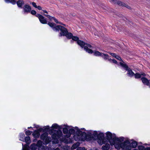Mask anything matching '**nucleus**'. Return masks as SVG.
I'll use <instances>...</instances> for the list:
<instances>
[{"mask_svg": "<svg viewBox=\"0 0 150 150\" xmlns=\"http://www.w3.org/2000/svg\"><path fill=\"white\" fill-rule=\"evenodd\" d=\"M106 135L107 140H105L106 141L109 142L111 145H114L116 148L119 149L121 140L113 137L111 133L110 132L107 133L106 134Z\"/></svg>", "mask_w": 150, "mask_h": 150, "instance_id": "obj_1", "label": "nucleus"}, {"mask_svg": "<svg viewBox=\"0 0 150 150\" xmlns=\"http://www.w3.org/2000/svg\"><path fill=\"white\" fill-rule=\"evenodd\" d=\"M137 145V143L135 141L132 142L130 143V142L127 140H126L123 142L121 141L120 147L122 149L127 150H130L131 148H135Z\"/></svg>", "mask_w": 150, "mask_h": 150, "instance_id": "obj_2", "label": "nucleus"}, {"mask_svg": "<svg viewBox=\"0 0 150 150\" xmlns=\"http://www.w3.org/2000/svg\"><path fill=\"white\" fill-rule=\"evenodd\" d=\"M101 137H100V135L97 136V138L98 139V143L100 144L101 145L103 144L104 145L102 147V149L103 150H108L110 148V145L106 141V139L104 138L103 134H101Z\"/></svg>", "mask_w": 150, "mask_h": 150, "instance_id": "obj_3", "label": "nucleus"}, {"mask_svg": "<svg viewBox=\"0 0 150 150\" xmlns=\"http://www.w3.org/2000/svg\"><path fill=\"white\" fill-rule=\"evenodd\" d=\"M110 1L115 4H117L120 6L125 7L129 10H132V8L130 6L126 4L123 2L119 0H109Z\"/></svg>", "mask_w": 150, "mask_h": 150, "instance_id": "obj_4", "label": "nucleus"}, {"mask_svg": "<svg viewBox=\"0 0 150 150\" xmlns=\"http://www.w3.org/2000/svg\"><path fill=\"white\" fill-rule=\"evenodd\" d=\"M65 31H63V33H60V36H65L67 38L70 39L72 37V34L71 33H69L67 30L65 28Z\"/></svg>", "mask_w": 150, "mask_h": 150, "instance_id": "obj_5", "label": "nucleus"}, {"mask_svg": "<svg viewBox=\"0 0 150 150\" xmlns=\"http://www.w3.org/2000/svg\"><path fill=\"white\" fill-rule=\"evenodd\" d=\"M36 16L38 18L40 22L42 24H46L47 21L46 19L42 15L40 14H38Z\"/></svg>", "mask_w": 150, "mask_h": 150, "instance_id": "obj_6", "label": "nucleus"}, {"mask_svg": "<svg viewBox=\"0 0 150 150\" xmlns=\"http://www.w3.org/2000/svg\"><path fill=\"white\" fill-rule=\"evenodd\" d=\"M56 30L59 31L60 30L61 32L60 33H63V31H65V28L63 26L61 25H58L54 28Z\"/></svg>", "mask_w": 150, "mask_h": 150, "instance_id": "obj_7", "label": "nucleus"}, {"mask_svg": "<svg viewBox=\"0 0 150 150\" xmlns=\"http://www.w3.org/2000/svg\"><path fill=\"white\" fill-rule=\"evenodd\" d=\"M48 134L47 133H45L42 134L41 136V139L44 140L45 139L46 140L48 139L47 142H49L50 141V138H49L47 137Z\"/></svg>", "mask_w": 150, "mask_h": 150, "instance_id": "obj_8", "label": "nucleus"}, {"mask_svg": "<svg viewBox=\"0 0 150 150\" xmlns=\"http://www.w3.org/2000/svg\"><path fill=\"white\" fill-rule=\"evenodd\" d=\"M23 8L24 12L27 13L30 12L31 10V7L28 5H25L23 7Z\"/></svg>", "mask_w": 150, "mask_h": 150, "instance_id": "obj_9", "label": "nucleus"}, {"mask_svg": "<svg viewBox=\"0 0 150 150\" xmlns=\"http://www.w3.org/2000/svg\"><path fill=\"white\" fill-rule=\"evenodd\" d=\"M94 54L96 56H101L103 57V55L105 56L108 57V55L107 54H106L104 53H101L98 51H96L94 52Z\"/></svg>", "mask_w": 150, "mask_h": 150, "instance_id": "obj_10", "label": "nucleus"}, {"mask_svg": "<svg viewBox=\"0 0 150 150\" xmlns=\"http://www.w3.org/2000/svg\"><path fill=\"white\" fill-rule=\"evenodd\" d=\"M141 80L142 82L145 84L147 86L149 85V82L146 78L145 77H143L141 78Z\"/></svg>", "mask_w": 150, "mask_h": 150, "instance_id": "obj_11", "label": "nucleus"}, {"mask_svg": "<svg viewBox=\"0 0 150 150\" xmlns=\"http://www.w3.org/2000/svg\"><path fill=\"white\" fill-rule=\"evenodd\" d=\"M77 43L82 48H83L84 46L86 44L84 42L81 40H78Z\"/></svg>", "mask_w": 150, "mask_h": 150, "instance_id": "obj_12", "label": "nucleus"}, {"mask_svg": "<svg viewBox=\"0 0 150 150\" xmlns=\"http://www.w3.org/2000/svg\"><path fill=\"white\" fill-rule=\"evenodd\" d=\"M51 132H52L54 133L52 135V137L53 139H57L59 138L57 136V133L55 131L54 132V130H52V131H50V133Z\"/></svg>", "mask_w": 150, "mask_h": 150, "instance_id": "obj_13", "label": "nucleus"}, {"mask_svg": "<svg viewBox=\"0 0 150 150\" xmlns=\"http://www.w3.org/2000/svg\"><path fill=\"white\" fill-rule=\"evenodd\" d=\"M24 4L23 0H19L17 2V5L19 7H21L22 5Z\"/></svg>", "mask_w": 150, "mask_h": 150, "instance_id": "obj_14", "label": "nucleus"}, {"mask_svg": "<svg viewBox=\"0 0 150 150\" xmlns=\"http://www.w3.org/2000/svg\"><path fill=\"white\" fill-rule=\"evenodd\" d=\"M126 70L128 71V74L129 76H132L134 74V73L132 71V70L130 69H127Z\"/></svg>", "mask_w": 150, "mask_h": 150, "instance_id": "obj_15", "label": "nucleus"}, {"mask_svg": "<svg viewBox=\"0 0 150 150\" xmlns=\"http://www.w3.org/2000/svg\"><path fill=\"white\" fill-rule=\"evenodd\" d=\"M80 143L79 142H77L76 144H74L71 147V149H74L76 148L79 145Z\"/></svg>", "mask_w": 150, "mask_h": 150, "instance_id": "obj_16", "label": "nucleus"}, {"mask_svg": "<svg viewBox=\"0 0 150 150\" xmlns=\"http://www.w3.org/2000/svg\"><path fill=\"white\" fill-rule=\"evenodd\" d=\"M55 132L57 133V136H58L59 138L61 136L62 134V132L60 131L59 130Z\"/></svg>", "mask_w": 150, "mask_h": 150, "instance_id": "obj_17", "label": "nucleus"}, {"mask_svg": "<svg viewBox=\"0 0 150 150\" xmlns=\"http://www.w3.org/2000/svg\"><path fill=\"white\" fill-rule=\"evenodd\" d=\"M44 15L47 18H48L50 20H54V17H52V16H51L49 15H47V14H44Z\"/></svg>", "mask_w": 150, "mask_h": 150, "instance_id": "obj_18", "label": "nucleus"}, {"mask_svg": "<svg viewBox=\"0 0 150 150\" xmlns=\"http://www.w3.org/2000/svg\"><path fill=\"white\" fill-rule=\"evenodd\" d=\"M25 141L27 143L29 144L30 141V137H26L25 138Z\"/></svg>", "mask_w": 150, "mask_h": 150, "instance_id": "obj_19", "label": "nucleus"}, {"mask_svg": "<svg viewBox=\"0 0 150 150\" xmlns=\"http://www.w3.org/2000/svg\"><path fill=\"white\" fill-rule=\"evenodd\" d=\"M30 149L32 150H35L37 147L35 144H32L30 146Z\"/></svg>", "mask_w": 150, "mask_h": 150, "instance_id": "obj_20", "label": "nucleus"}, {"mask_svg": "<svg viewBox=\"0 0 150 150\" xmlns=\"http://www.w3.org/2000/svg\"><path fill=\"white\" fill-rule=\"evenodd\" d=\"M120 64L121 66H122L123 67L125 68L126 69H127L128 68V66L125 64H124L120 62Z\"/></svg>", "mask_w": 150, "mask_h": 150, "instance_id": "obj_21", "label": "nucleus"}, {"mask_svg": "<svg viewBox=\"0 0 150 150\" xmlns=\"http://www.w3.org/2000/svg\"><path fill=\"white\" fill-rule=\"evenodd\" d=\"M135 76V78L136 79L140 78L141 77V74H140L139 73H136L134 74Z\"/></svg>", "mask_w": 150, "mask_h": 150, "instance_id": "obj_22", "label": "nucleus"}, {"mask_svg": "<svg viewBox=\"0 0 150 150\" xmlns=\"http://www.w3.org/2000/svg\"><path fill=\"white\" fill-rule=\"evenodd\" d=\"M72 39L74 41H77L79 40V38L78 37L76 36L72 37Z\"/></svg>", "mask_w": 150, "mask_h": 150, "instance_id": "obj_23", "label": "nucleus"}, {"mask_svg": "<svg viewBox=\"0 0 150 150\" xmlns=\"http://www.w3.org/2000/svg\"><path fill=\"white\" fill-rule=\"evenodd\" d=\"M42 144V142L41 141L39 140L38 142L37 145L38 146L40 147Z\"/></svg>", "mask_w": 150, "mask_h": 150, "instance_id": "obj_24", "label": "nucleus"}, {"mask_svg": "<svg viewBox=\"0 0 150 150\" xmlns=\"http://www.w3.org/2000/svg\"><path fill=\"white\" fill-rule=\"evenodd\" d=\"M48 24L51 27H53L55 25V24L54 23L51 22L48 23Z\"/></svg>", "mask_w": 150, "mask_h": 150, "instance_id": "obj_25", "label": "nucleus"}, {"mask_svg": "<svg viewBox=\"0 0 150 150\" xmlns=\"http://www.w3.org/2000/svg\"><path fill=\"white\" fill-rule=\"evenodd\" d=\"M139 150H144V147L143 146H139L138 147Z\"/></svg>", "mask_w": 150, "mask_h": 150, "instance_id": "obj_26", "label": "nucleus"}, {"mask_svg": "<svg viewBox=\"0 0 150 150\" xmlns=\"http://www.w3.org/2000/svg\"><path fill=\"white\" fill-rule=\"evenodd\" d=\"M63 131L64 133L66 134L68 132V130L66 128H64L63 129Z\"/></svg>", "mask_w": 150, "mask_h": 150, "instance_id": "obj_27", "label": "nucleus"}, {"mask_svg": "<svg viewBox=\"0 0 150 150\" xmlns=\"http://www.w3.org/2000/svg\"><path fill=\"white\" fill-rule=\"evenodd\" d=\"M115 58L116 59H118L119 60H120V61L122 60L121 58V57L118 55L115 56Z\"/></svg>", "mask_w": 150, "mask_h": 150, "instance_id": "obj_28", "label": "nucleus"}, {"mask_svg": "<svg viewBox=\"0 0 150 150\" xmlns=\"http://www.w3.org/2000/svg\"><path fill=\"white\" fill-rule=\"evenodd\" d=\"M58 126L56 124H53L52 125V127L53 128L57 129L58 128Z\"/></svg>", "mask_w": 150, "mask_h": 150, "instance_id": "obj_29", "label": "nucleus"}, {"mask_svg": "<svg viewBox=\"0 0 150 150\" xmlns=\"http://www.w3.org/2000/svg\"><path fill=\"white\" fill-rule=\"evenodd\" d=\"M77 150H86V149L83 147H79L77 149Z\"/></svg>", "mask_w": 150, "mask_h": 150, "instance_id": "obj_30", "label": "nucleus"}, {"mask_svg": "<svg viewBox=\"0 0 150 150\" xmlns=\"http://www.w3.org/2000/svg\"><path fill=\"white\" fill-rule=\"evenodd\" d=\"M86 52L89 53H92L93 52V51L91 49H89L87 50Z\"/></svg>", "mask_w": 150, "mask_h": 150, "instance_id": "obj_31", "label": "nucleus"}, {"mask_svg": "<svg viewBox=\"0 0 150 150\" xmlns=\"http://www.w3.org/2000/svg\"><path fill=\"white\" fill-rule=\"evenodd\" d=\"M69 132L71 133H74V130L73 129H70L69 130Z\"/></svg>", "mask_w": 150, "mask_h": 150, "instance_id": "obj_32", "label": "nucleus"}, {"mask_svg": "<svg viewBox=\"0 0 150 150\" xmlns=\"http://www.w3.org/2000/svg\"><path fill=\"white\" fill-rule=\"evenodd\" d=\"M7 1H8L13 3H14L15 2V0H6Z\"/></svg>", "mask_w": 150, "mask_h": 150, "instance_id": "obj_33", "label": "nucleus"}, {"mask_svg": "<svg viewBox=\"0 0 150 150\" xmlns=\"http://www.w3.org/2000/svg\"><path fill=\"white\" fill-rule=\"evenodd\" d=\"M31 13L33 15H35L36 14V12L35 11L32 10L31 11Z\"/></svg>", "mask_w": 150, "mask_h": 150, "instance_id": "obj_34", "label": "nucleus"}, {"mask_svg": "<svg viewBox=\"0 0 150 150\" xmlns=\"http://www.w3.org/2000/svg\"><path fill=\"white\" fill-rule=\"evenodd\" d=\"M32 4L34 7H35L36 8V7L37 6V5H36V3L34 2H33L32 3Z\"/></svg>", "mask_w": 150, "mask_h": 150, "instance_id": "obj_35", "label": "nucleus"}, {"mask_svg": "<svg viewBox=\"0 0 150 150\" xmlns=\"http://www.w3.org/2000/svg\"><path fill=\"white\" fill-rule=\"evenodd\" d=\"M109 54L111 55L112 56L115 57V56H116V54L114 53H112L111 52H109Z\"/></svg>", "mask_w": 150, "mask_h": 150, "instance_id": "obj_36", "label": "nucleus"}, {"mask_svg": "<svg viewBox=\"0 0 150 150\" xmlns=\"http://www.w3.org/2000/svg\"><path fill=\"white\" fill-rule=\"evenodd\" d=\"M25 133L27 135H29L31 134L30 132L29 131H26V132Z\"/></svg>", "mask_w": 150, "mask_h": 150, "instance_id": "obj_37", "label": "nucleus"}, {"mask_svg": "<svg viewBox=\"0 0 150 150\" xmlns=\"http://www.w3.org/2000/svg\"><path fill=\"white\" fill-rule=\"evenodd\" d=\"M44 149H42L41 147H40L39 148V150H49L48 148H46L47 150L44 149Z\"/></svg>", "mask_w": 150, "mask_h": 150, "instance_id": "obj_38", "label": "nucleus"}, {"mask_svg": "<svg viewBox=\"0 0 150 150\" xmlns=\"http://www.w3.org/2000/svg\"><path fill=\"white\" fill-rule=\"evenodd\" d=\"M83 47H84V49L86 51H87V50H88L89 49L88 48V47L86 46H84Z\"/></svg>", "mask_w": 150, "mask_h": 150, "instance_id": "obj_39", "label": "nucleus"}, {"mask_svg": "<svg viewBox=\"0 0 150 150\" xmlns=\"http://www.w3.org/2000/svg\"><path fill=\"white\" fill-rule=\"evenodd\" d=\"M112 61L113 63L115 64H117V61L114 59H112Z\"/></svg>", "mask_w": 150, "mask_h": 150, "instance_id": "obj_40", "label": "nucleus"}, {"mask_svg": "<svg viewBox=\"0 0 150 150\" xmlns=\"http://www.w3.org/2000/svg\"><path fill=\"white\" fill-rule=\"evenodd\" d=\"M36 8H38L39 10H41L42 9V7L40 6H38Z\"/></svg>", "mask_w": 150, "mask_h": 150, "instance_id": "obj_41", "label": "nucleus"}, {"mask_svg": "<svg viewBox=\"0 0 150 150\" xmlns=\"http://www.w3.org/2000/svg\"><path fill=\"white\" fill-rule=\"evenodd\" d=\"M54 21L57 23H58V21L57 20V19H55V18H54Z\"/></svg>", "mask_w": 150, "mask_h": 150, "instance_id": "obj_42", "label": "nucleus"}, {"mask_svg": "<svg viewBox=\"0 0 150 150\" xmlns=\"http://www.w3.org/2000/svg\"><path fill=\"white\" fill-rule=\"evenodd\" d=\"M24 150H28V148L26 146H25L24 147Z\"/></svg>", "mask_w": 150, "mask_h": 150, "instance_id": "obj_43", "label": "nucleus"}, {"mask_svg": "<svg viewBox=\"0 0 150 150\" xmlns=\"http://www.w3.org/2000/svg\"><path fill=\"white\" fill-rule=\"evenodd\" d=\"M144 150H150V148L149 147H147L146 148H144Z\"/></svg>", "mask_w": 150, "mask_h": 150, "instance_id": "obj_44", "label": "nucleus"}, {"mask_svg": "<svg viewBox=\"0 0 150 150\" xmlns=\"http://www.w3.org/2000/svg\"><path fill=\"white\" fill-rule=\"evenodd\" d=\"M42 11L44 13H46L47 14L48 13V12L46 10H42Z\"/></svg>", "mask_w": 150, "mask_h": 150, "instance_id": "obj_45", "label": "nucleus"}, {"mask_svg": "<svg viewBox=\"0 0 150 150\" xmlns=\"http://www.w3.org/2000/svg\"><path fill=\"white\" fill-rule=\"evenodd\" d=\"M104 57H103V58H104V59H108V57H106V56H104Z\"/></svg>", "mask_w": 150, "mask_h": 150, "instance_id": "obj_46", "label": "nucleus"}, {"mask_svg": "<svg viewBox=\"0 0 150 150\" xmlns=\"http://www.w3.org/2000/svg\"><path fill=\"white\" fill-rule=\"evenodd\" d=\"M54 150H59V148H57L56 149H54Z\"/></svg>", "mask_w": 150, "mask_h": 150, "instance_id": "obj_47", "label": "nucleus"}, {"mask_svg": "<svg viewBox=\"0 0 150 150\" xmlns=\"http://www.w3.org/2000/svg\"><path fill=\"white\" fill-rule=\"evenodd\" d=\"M108 60L109 61H112V59H108Z\"/></svg>", "mask_w": 150, "mask_h": 150, "instance_id": "obj_48", "label": "nucleus"}, {"mask_svg": "<svg viewBox=\"0 0 150 150\" xmlns=\"http://www.w3.org/2000/svg\"><path fill=\"white\" fill-rule=\"evenodd\" d=\"M88 47H91V45H88Z\"/></svg>", "mask_w": 150, "mask_h": 150, "instance_id": "obj_49", "label": "nucleus"}, {"mask_svg": "<svg viewBox=\"0 0 150 150\" xmlns=\"http://www.w3.org/2000/svg\"><path fill=\"white\" fill-rule=\"evenodd\" d=\"M80 134H82V132H80Z\"/></svg>", "mask_w": 150, "mask_h": 150, "instance_id": "obj_50", "label": "nucleus"}, {"mask_svg": "<svg viewBox=\"0 0 150 150\" xmlns=\"http://www.w3.org/2000/svg\"><path fill=\"white\" fill-rule=\"evenodd\" d=\"M70 136V135H69V136H68V137H69Z\"/></svg>", "mask_w": 150, "mask_h": 150, "instance_id": "obj_51", "label": "nucleus"}]
</instances>
